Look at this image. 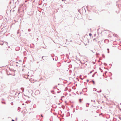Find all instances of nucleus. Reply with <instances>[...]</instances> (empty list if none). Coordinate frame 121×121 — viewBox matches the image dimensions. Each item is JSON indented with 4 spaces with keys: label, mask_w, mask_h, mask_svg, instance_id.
<instances>
[{
    "label": "nucleus",
    "mask_w": 121,
    "mask_h": 121,
    "mask_svg": "<svg viewBox=\"0 0 121 121\" xmlns=\"http://www.w3.org/2000/svg\"><path fill=\"white\" fill-rule=\"evenodd\" d=\"M89 35L90 36H92V35L91 33H90L89 34Z\"/></svg>",
    "instance_id": "f257e3e1"
},
{
    "label": "nucleus",
    "mask_w": 121,
    "mask_h": 121,
    "mask_svg": "<svg viewBox=\"0 0 121 121\" xmlns=\"http://www.w3.org/2000/svg\"><path fill=\"white\" fill-rule=\"evenodd\" d=\"M79 102H80V103L81 102V99H79Z\"/></svg>",
    "instance_id": "f03ea898"
},
{
    "label": "nucleus",
    "mask_w": 121,
    "mask_h": 121,
    "mask_svg": "<svg viewBox=\"0 0 121 121\" xmlns=\"http://www.w3.org/2000/svg\"><path fill=\"white\" fill-rule=\"evenodd\" d=\"M44 56H43L42 57V59H43V60H44V59L43 58V57Z\"/></svg>",
    "instance_id": "7ed1b4c3"
},
{
    "label": "nucleus",
    "mask_w": 121,
    "mask_h": 121,
    "mask_svg": "<svg viewBox=\"0 0 121 121\" xmlns=\"http://www.w3.org/2000/svg\"><path fill=\"white\" fill-rule=\"evenodd\" d=\"M11 121H15L13 120H12Z\"/></svg>",
    "instance_id": "20e7f679"
},
{
    "label": "nucleus",
    "mask_w": 121,
    "mask_h": 121,
    "mask_svg": "<svg viewBox=\"0 0 121 121\" xmlns=\"http://www.w3.org/2000/svg\"><path fill=\"white\" fill-rule=\"evenodd\" d=\"M87 82H88V81H89V80H87Z\"/></svg>",
    "instance_id": "39448f33"
},
{
    "label": "nucleus",
    "mask_w": 121,
    "mask_h": 121,
    "mask_svg": "<svg viewBox=\"0 0 121 121\" xmlns=\"http://www.w3.org/2000/svg\"><path fill=\"white\" fill-rule=\"evenodd\" d=\"M95 39H93V40H95Z\"/></svg>",
    "instance_id": "423d86ee"
},
{
    "label": "nucleus",
    "mask_w": 121,
    "mask_h": 121,
    "mask_svg": "<svg viewBox=\"0 0 121 121\" xmlns=\"http://www.w3.org/2000/svg\"><path fill=\"white\" fill-rule=\"evenodd\" d=\"M41 117H43V116H42V115H41Z\"/></svg>",
    "instance_id": "0eeeda50"
},
{
    "label": "nucleus",
    "mask_w": 121,
    "mask_h": 121,
    "mask_svg": "<svg viewBox=\"0 0 121 121\" xmlns=\"http://www.w3.org/2000/svg\"><path fill=\"white\" fill-rule=\"evenodd\" d=\"M62 0L63 1H64V0Z\"/></svg>",
    "instance_id": "6e6552de"
},
{
    "label": "nucleus",
    "mask_w": 121,
    "mask_h": 121,
    "mask_svg": "<svg viewBox=\"0 0 121 121\" xmlns=\"http://www.w3.org/2000/svg\"><path fill=\"white\" fill-rule=\"evenodd\" d=\"M95 35H94V36H95Z\"/></svg>",
    "instance_id": "1a4fd4ad"
},
{
    "label": "nucleus",
    "mask_w": 121,
    "mask_h": 121,
    "mask_svg": "<svg viewBox=\"0 0 121 121\" xmlns=\"http://www.w3.org/2000/svg\"><path fill=\"white\" fill-rule=\"evenodd\" d=\"M95 35H94V36H95Z\"/></svg>",
    "instance_id": "9d476101"
}]
</instances>
